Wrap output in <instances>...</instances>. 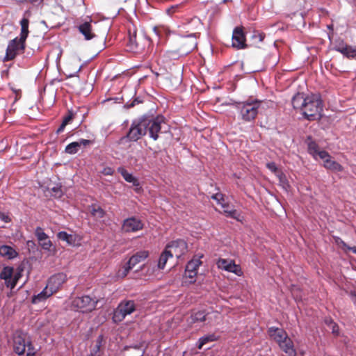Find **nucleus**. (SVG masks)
Segmentation results:
<instances>
[{
    "mask_svg": "<svg viewBox=\"0 0 356 356\" xmlns=\"http://www.w3.org/2000/svg\"><path fill=\"white\" fill-rule=\"evenodd\" d=\"M163 124H165V118L163 115L155 117L143 115L133 120L127 134L120 138V143L136 142L147 134L149 138L157 140Z\"/></svg>",
    "mask_w": 356,
    "mask_h": 356,
    "instance_id": "obj_1",
    "label": "nucleus"
},
{
    "mask_svg": "<svg viewBox=\"0 0 356 356\" xmlns=\"http://www.w3.org/2000/svg\"><path fill=\"white\" fill-rule=\"evenodd\" d=\"M181 46L176 50H168L164 53V57L169 60H177L191 53L197 46V43L193 34L181 36Z\"/></svg>",
    "mask_w": 356,
    "mask_h": 356,
    "instance_id": "obj_2",
    "label": "nucleus"
},
{
    "mask_svg": "<svg viewBox=\"0 0 356 356\" xmlns=\"http://www.w3.org/2000/svg\"><path fill=\"white\" fill-rule=\"evenodd\" d=\"M313 159L320 160L322 165L332 172H340L343 167L334 161L332 156L325 150L318 149V145L313 141Z\"/></svg>",
    "mask_w": 356,
    "mask_h": 356,
    "instance_id": "obj_3",
    "label": "nucleus"
},
{
    "mask_svg": "<svg viewBox=\"0 0 356 356\" xmlns=\"http://www.w3.org/2000/svg\"><path fill=\"white\" fill-rule=\"evenodd\" d=\"M260 105L261 102L257 99L234 103L239 116L245 122H250L255 119Z\"/></svg>",
    "mask_w": 356,
    "mask_h": 356,
    "instance_id": "obj_4",
    "label": "nucleus"
},
{
    "mask_svg": "<svg viewBox=\"0 0 356 356\" xmlns=\"http://www.w3.org/2000/svg\"><path fill=\"white\" fill-rule=\"evenodd\" d=\"M13 349L18 355H24L26 350V356H35L36 350L33 346L30 338L24 334H19L15 337L13 339Z\"/></svg>",
    "mask_w": 356,
    "mask_h": 356,
    "instance_id": "obj_5",
    "label": "nucleus"
},
{
    "mask_svg": "<svg viewBox=\"0 0 356 356\" xmlns=\"http://www.w3.org/2000/svg\"><path fill=\"white\" fill-rule=\"evenodd\" d=\"M293 107L295 110H299L302 118L309 121L312 120V97H305L303 93H297L291 100Z\"/></svg>",
    "mask_w": 356,
    "mask_h": 356,
    "instance_id": "obj_6",
    "label": "nucleus"
},
{
    "mask_svg": "<svg viewBox=\"0 0 356 356\" xmlns=\"http://www.w3.org/2000/svg\"><path fill=\"white\" fill-rule=\"evenodd\" d=\"M315 106L316 113H313V121L318 120V126L323 130L328 129L331 120L328 116L323 114V103L319 94H313V106Z\"/></svg>",
    "mask_w": 356,
    "mask_h": 356,
    "instance_id": "obj_7",
    "label": "nucleus"
},
{
    "mask_svg": "<svg viewBox=\"0 0 356 356\" xmlns=\"http://www.w3.org/2000/svg\"><path fill=\"white\" fill-rule=\"evenodd\" d=\"M98 299L96 297H91L86 295L75 298L72 302L73 307L82 313L90 312L96 309L98 303Z\"/></svg>",
    "mask_w": 356,
    "mask_h": 356,
    "instance_id": "obj_8",
    "label": "nucleus"
},
{
    "mask_svg": "<svg viewBox=\"0 0 356 356\" xmlns=\"http://www.w3.org/2000/svg\"><path fill=\"white\" fill-rule=\"evenodd\" d=\"M25 45L26 41L22 40L18 37L10 40L6 50L3 61L12 60L17 56H21V51L24 50Z\"/></svg>",
    "mask_w": 356,
    "mask_h": 356,
    "instance_id": "obj_9",
    "label": "nucleus"
},
{
    "mask_svg": "<svg viewBox=\"0 0 356 356\" xmlns=\"http://www.w3.org/2000/svg\"><path fill=\"white\" fill-rule=\"evenodd\" d=\"M136 309V305L134 300H127L121 302L114 312V321H122L127 315L133 313Z\"/></svg>",
    "mask_w": 356,
    "mask_h": 356,
    "instance_id": "obj_10",
    "label": "nucleus"
},
{
    "mask_svg": "<svg viewBox=\"0 0 356 356\" xmlns=\"http://www.w3.org/2000/svg\"><path fill=\"white\" fill-rule=\"evenodd\" d=\"M165 248L169 250H173L175 256L179 258L187 252L188 245L185 240L178 238L169 242Z\"/></svg>",
    "mask_w": 356,
    "mask_h": 356,
    "instance_id": "obj_11",
    "label": "nucleus"
},
{
    "mask_svg": "<svg viewBox=\"0 0 356 356\" xmlns=\"http://www.w3.org/2000/svg\"><path fill=\"white\" fill-rule=\"evenodd\" d=\"M232 47L237 49H243L247 47L245 35L242 27L236 26L232 33Z\"/></svg>",
    "mask_w": 356,
    "mask_h": 356,
    "instance_id": "obj_12",
    "label": "nucleus"
},
{
    "mask_svg": "<svg viewBox=\"0 0 356 356\" xmlns=\"http://www.w3.org/2000/svg\"><path fill=\"white\" fill-rule=\"evenodd\" d=\"M67 280V275L64 273H57L51 276L48 281L47 286L54 294Z\"/></svg>",
    "mask_w": 356,
    "mask_h": 356,
    "instance_id": "obj_13",
    "label": "nucleus"
},
{
    "mask_svg": "<svg viewBox=\"0 0 356 356\" xmlns=\"http://www.w3.org/2000/svg\"><path fill=\"white\" fill-rule=\"evenodd\" d=\"M34 234L42 249L44 251L51 252L53 243L49 239L48 235L44 232L43 229L40 227H37Z\"/></svg>",
    "mask_w": 356,
    "mask_h": 356,
    "instance_id": "obj_14",
    "label": "nucleus"
},
{
    "mask_svg": "<svg viewBox=\"0 0 356 356\" xmlns=\"http://www.w3.org/2000/svg\"><path fill=\"white\" fill-rule=\"evenodd\" d=\"M143 222L136 217L128 218L122 223V229L125 232H136L143 229Z\"/></svg>",
    "mask_w": 356,
    "mask_h": 356,
    "instance_id": "obj_15",
    "label": "nucleus"
},
{
    "mask_svg": "<svg viewBox=\"0 0 356 356\" xmlns=\"http://www.w3.org/2000/svg\"><path fill=\"white\" fill-rule=\"evenodd\" d=\"M334 49L338 52H340L348 58H356V46L348 45L343 42V40L337 42L334 45Z\"/></svg>",
    "mask_w": 356,
    "mask_h": 356,
    "instance_id": "obj_16",
    "label": "nucleus"
},
{
    "mask_svg": "<svg viewBox=\"0 0 356 356\" xmlns=\"http://www.w3.org/2000/svg\"><path fill=\"white\" fill-rule=\"evenodd\" d=\"M202 257L203 255L202 254L198 258H193L191 260L188 261L185 268V274L186 277L191 279L196 277L198 268L202 264L200 259Z\"/></svg>",
    "mask_w": 356,
    "mask_h": 356,
    "instance_id": "obj_17",
    "label": "nucleus"
},
{
    "mask_svg": "<svg viewBox=\"0 0 356 356\" xmlns=\"http://www.w3.org/2000/svg\"><path fill=\"white\" fill-rule=\"evenodd\" d=\"M34 53L35 50L32 48H27L26 44L24 50H22L21 51L22 58L17 60V65L22 68L31 67L33 63L31 62L30 59L32 58Z\"/></svg>",
    "mask_w": 356,
    "mask_h": 356,
    "instance_id": "obj_18",
    "label": "nucleus"
},
{
    "mask_svg": "<svg viewBox=\"0 0 356 356\" xmlns=\"http://www.w3.org/2000/svg\"><path fill=\"white\" fill-rule=\"evenodd\" d=\"M267 333L270 338L274 340L277 344L289 337L284 329L275 326L268 327Z\"/></svg>",
    "mask_w": 356,
    "mask_h": 356,
    "instance_id": "obj_19",
    "label": "nucleus"
},
{
    "mask_svg": "<svg viewBox=\"0 0 356 356\" xmlns=\"http://www.w3.org/2000/svg\"><path fill=\"white\" fill-rule=\"evenodd\" d=\"M279 347L287 355V356H296V352L292 340L288 337L286 339L278 343Z\"/></svg>",
    "mask_w": 356,
    "mask_h": 356,
    "instance_id": "obj_20",
    "label": "nucleus"
},
{
    "mask_svg": "<svg viewBox=\"0 0 356 356\" xmlns=\"http://www.w3.org/2000/svg\"><path fill=\"white\" fill-rule=\"evenodd\" d=\"M54 293L51 291L47 286L36 295H33L31 298V303L36 305L44 302L47 298L51 297Z\"/></svg>",
    "mask_w": 356,
    "mask_h": 356,
    "instance_id": "obj_21",
    "label": "nucleus"
},
{
    "mask_svg": "<svg viewBox=\"0 0 356 356\" xmlns=\"http://www.w3.org/2000/svg\"><path fill=\"white\" fill-rule=\"evenodd\" d=\"M148 256L149 252L147 250L138 251L129 258L127 263L134 268L136 264L146 259Z\"/></svg>",
    "mask_w": 356,
    "mask_h": 356,
    "instance_id": "obj_22",
    "label": "nucleus"
},
{
    "mask_svg": "<svg viewBox=\"0 0 356 356\" xmlns=\"http://www.w3.org/2000/svg\"><path fill=\"white\" fill-rule=\"evenodd\" d=\"M78 29L86 40H90L95 37V35L92 31V25L90 22H86L81 24L78 26Z\"/></svg>",
    "mask_w": 356,
    "mask_h": 356,
    "instance_id": "obj_23",
    "label": "nucleus"
},
{
    "mask_svg": "<svg viewBox=\"0 0 356 356\" xmlns=\"http://www.w3.org/2000/svg\"><path fill=\"white\" fill-rule=\"evenodd\" d=\"M118 172L120 173L124 179L129 182L131 183L133 186L138 187L140 186V182L138 179L134 177L131 173H129L124 167H119L118 168Z\"/></svg>",
    "mask_w": 356,
    "mask_h": 356,
    "instance_id": "obj_24",
    "label": "nucleus"
},
{
    "mask_svg": "<svg viewBox=\"0 0 356 356\" xmlns=\"http://www.w3.org/2000/svg\"><path fill=\"white\" fill-rule=\"evenodd\" d=\"M221 207L223 209V213L227 218H231L238 221H240L241 213L233 207H230L229 204L224 203L221 204Z\"/></svg>",
    "mask_w": 356,
    "mask_h": 356,
    "instance_id": "obj_25",
    "label": "nucleus"
},
{
    "mask_svg": "<svg viewBox=\"0 0 356 356\" xmlns=\"http://www.w3.org/2000/svg\"><path fill=\"white\" fill-rule=\"evenodd\" d=\"M0 255L8 259H13L18 256V253L13 247L2 245L0 246Z\"/></svg>",
    "mask_w": 356,
    "mask_h": 356,
    "instance_id": "obj_26",
    "label": "nucleus"
},
{
    "mask_svg": "<svg viewBox=\"0 0 356 356\" xmlns=\"http://www.w3.org/2000/svg\"><path fill=\"white\" fill-rule=\"evenodd\" d=\"M209 313H207L205 310H200L197 312H193L188 320L189 323H202L204 322L207 318V316Z\"/></svg>",
    "mask_w": 356,
    "mask_h": 356,
    "instance_id": "obj_27",
    "label": "nucleus"
},
{
    "mask_svg": "<svg viewBox=\"0 0 356 356\" xmlns=\"http://www.w3.org/2000/svg\"><path fill=\"white\" fill-rule=\"evenodd\" d=\"M218 268L223 269L227 272L233 273L236 275H238V272H235L236 264L233 261H228L225 259H219L218 263Z\"/></svg>",
    "mask_w": 356,
    "mask_h": 356,
    "instance_id": "obj_28",
    "label": "nucleus"
},
{
    "mask_svg": "<svg viewBox=\"0 0 356 356\" xmlns=\"http://www.w3.org/2000/svg\"><path fill=\"white\" fill-rule=\"evenodd\" d=\"M127 49L131 52H136L138 49V44L136 41V31H134L133 33L129 31L128 41L127 42Z\"/></svg>",
    "mask_w": 356,
    "mask_h": 356,
    "instance_id": "obj_29",
    "label": "nucleus"
},
{
    "mask_svg": "<svg viewBox=\"0 0 356 356\" xmlns=\"http://www.w3.org/2000/svg\"><path fill=\"white\" fill-rule=\"evenodd\" d=\"M58 239L66 242L68 245L75 246L76 238L74 235L68 234L65 231L58 232L56 235Z\"/></svg>",
    "mask_w": 356,
    "mask_h": 356,
    "instance_id": "obj_30",
    "label": "nucleus"
},
{
    "mask_svg": "<svg viewBox=\"0 0 356 356\" xmlns=\"http://www.w3.org/2000/svg\"><path fill=\"white\" fill-rule=\"evenodd\" d=\"M173 257V253L172 250H167L165 248L164 250L161 252L158 264L157 267L159 269H163L166 265V263L169 258H172Z\"/></svg>",
    "mask_w": 356,
    "mask_h": 356,
    "instance_id": "obj_31",
    "label": "nucleus"
},
{
    "mask_svg": "<svg viewBox=\"0 0 356 356\" xmlns=\"http://www.w3.org/2000/svg\"><path fill=\"white\" fill-rule=\"evenodd\" d=\"M218 339L219 337L214 333L204 335L199 339L197 347L198 349H202L203 346H204L205 344L209 342L216 341L218 340Z\"/></svg>",
    "mask_w": 356,
    "mask_h": 356,
    "instance_id": "obj_32",
    "label": "nucleus"
},
{
    "mask_svg": "<svg viewBox=\"0 0 356 356\" xmlns=\"http://www.w3.org/2000/svg\"><path fill=\"white\" fill-rule=\"evenodd\" d=\"M14 273V268L12 266H4L0 273V280H3L5 281L6 286L9 284L10 282V279L13 277Z\"/></svg>",
    "mask_w": 356,
    "mask_h": 356,
    "instance_id": "obj_33",
    "label": "nucleus"
},
{
    "mask_svg": "<svg viewBox=\"0 0 356 356\" xmlns=\"http://www.w3.org/2000/svg\"><path fill=\"white\" fill-rule=\"evenodd\" d=\"M20 25H21V32L19 34V37L18 38H20L22 40L26 41V39L28 38L29 31V20L27 18H23L20 21Z\"/></svg>",
    "mask_w": 356,
    "mask_h": 356,
    "instance_id": "obj_34",
    "label": "nucleus"
},
{
    "mask_svg": "<svg viewBox=\"0 0 356 356\" xmlns=\"http://www.w3.org/2000/svg\"><path fill=\"white\" fill-rule=\"evenodd\" d=\"M325 325L332 330V333L337 337L340 334L339 327L337 323L330 317H326L324 320Z\"/></svg>",
    "mask_w": 356,
    "mask_h": 356,
    "instance_id": "obj_35",
    "label": "nucleus"
},
{
    "mask_svg": "<svg viewBox=\"0 0 356 356\" xmlns=\"http://www.w3.org/2000/svg\"><path fill=\"white\" fill-rule=\"evenodd\" d=\"M72 119L73 112L72 111H68L67 114L63 118L62 123L56 130V134H60L62 133L64 131L65 127L72 120Z\"/></svg>",
    "mask_w": 356,
    "mask_h": 356,
    "instance_id": "obj_36",
    "label": "nucleus"
},
{
    "mask_svg": "<svg viewBox=\"0 0 356 356\" xmlns=\"http://www.w3.org/2000/svg\"><path fill=\"white\" fill-rule=\"evenodd\" d=\"M48 190L50 191L51 195L56 198H60L63 195L60 183H57L53 186H49Z\"/></svg>",
    "mask_w": 356,
    "mask_h": 356,
    "instance_id": "obj_37",
    "label": "nucleus"
},
{
    "mask_svg": "<svg viewBox=\"0 0 356 356\" xmlns=\"http://www.w3.org/2000/svg\"><path fill=\"white\" fill-rule=\"evenodd\" d=\"M22 268H18L17 269V271L14 273V275H13V277L10 279V282H9V284H7V287L10 288V289H13L16 286L18 280L22 276Z\"/></svg>",
    "mask_w": 356,
    "mask_h": 356,
    "instance_id": "obj_38",
    "label": "nucleus"
},
{
    "mask_svg": "<svg viewBox=\"0 0 356 356\" xmlns=\"http://www.w3.org/2000/svg\"><path fill=\"white\" fill-rule=\"evenodd\" d=\"M103 337L99 335L96 341L95 345L92 347L90 350V356H99L100 348L102 345Z\"/></svg>",
    "mask_w": 356,
    "mask_h": 356,
    "instance_id": "obj_39",
    "label": "nucleus"
},
{
    "mask_svg": "<svg viewBox=\"0 0 356 356\" xmlns=\"http://www.w3.org/2000/svg\"><path fill=\"white\" fill-rule=\"evenodd\" d=\"M91 215L96 218H103L105 215V211L99 206L92 205L90 210Z\"/></svg>",
    "mask_w": 356,
    "mask_h": 356,
    "instance_id": "obj_40",
    "label": "nucleus"
},
{
    "mask_svg": "<svg viewBox=\"0 0 356 356\" xmlns=\"http://www.w3.org/2000/svg\"><path fill=\"white\" fill-rule=\"evenodd\" d=\"M79 145L77 143V141L72 142L70 144H68L65 149V152L67 154H76L79 150Z\"/></svg>",
    "mask_w": 356,
    "mask_h": 356,
    "instance_id": "obj_41",
    "label": "nucleus"
},
{
    "mask_svg": "<svg viewBox=\"0 0 356 356\" xmlns=\"http://www.w3.org/2000/svg\"><path fill=\"white\" fill-rule=\"evenodd\" d=\"M133 268L128 264L127 262L124 264L122 269H120L117 275L118 277L124 278L125 277L129 272Z\"/></svg>",
    "mask_w": 356,
    "mask_h": 356,
    "instance_id": "obj_42",
    "label": "nucleus"
},
{
    "mask_svg": "<svg viewBox=\"0 0 356 356\" xmlns=\"http://www.w3.org/2000/svg\"><path fill=\"white\" fill-rule=\"evenodd\" d=\"M280 185L285 189L289 188L290 185L286 175L282 172H279L277 175Z\"/></svg>",
    "mask_w": 356,
    "mask_h": 356,
    "instance_id": "obj_43",
    "label": "nucleus"
},
{
    "mask_svg": "<svg viewBox=\"0 0 356 356\" xmlns=\"http://www.w3.org/2000/svg\"><path fill=\"white\" fill-rule=\"evenodd\" d=\"M265 34L258 31H254L251 36L255 44L261 42L264 39Z\"/></svg>",
    "mask_w": 356,
    "mask_h": 356,
    "instance_id": "obj_44",
    "label": "nucleus"
},
{
    "mask_svg": "<svg viewBox=\"0 0 356 356\" xmlns=\"http://www.w3.org/2000/svg\"><path fill=\"white\" fill-rule=\"evenodd\" d=\"M211 198L216 202L218 204L221 206V204H224V195L221 193H217L216 194H213L211 196Z\"/></svg>",
    "mask_w": 356,
    "mask_h": 356,
    "instance_id": "obj_45",
    "label": "nucleus"
},
{
    "mask_svg": "<svg viewBox=\"0 0 356 356\" xmlns=\"http://www.w3.org/2000/svg\"><path fill=\"white\" fill-rule=\"evenodd\" d=\"M142 102H143V101L141 99H140L139 97H136L133 100H130V101L127 102L124 104V107L126 108H131L134 107L136 104H138Z\"/></svg>",
    "mask_w": 356,
    "mask_h": 356,
    "instance_id": "obj_46",
    "label": "nucleus"
},
{
    "mask_svg": "<svg viewBox=\"0 0 356 356\" xmlns=\"http://www.w3.org/2000/svg\"><path fill=\"white\" fill-rule=\"evenodd\" d=\"M266 168L271 172L276 173L277 175L280 172L275 162H268L266 163Z\"/></svg>",
    "mask_w": 356,
    "mask_h": 356,
    "instance_id": "obj_47",
    "label": "nucleus"
},
{
    "mask_svg": "<svg viewBox=\"0 0 356 356\" xmlns=\"http://www.w3.org/2000/svg\"><path fill=\"white\" fill-rule=\"evenodd\" d=\"M0 219L1 220L6 223H8L11 221V219L9 217L8 214L1 211H0Z\"/></svg>",
    "mask_w": 356,
    "mask_h": 356,
    "instance_id": "obj_48",
    "label": "nucleus"
},
{
    "mask_svg": "<svg viewBox=\"0 0 356 356\" xmlns=\"http://www.w3.org/2000/svg\"><path fill=\"white\" fill-rule=\"evenodd\" d=\"M77 143L79 145V147H81V146L86 147L87 145L92 144V141L90 140L81 138L77 141Z\"/></svg>",
    "mask_w": 356,
    "mask_h": 356,
    "instance_id": "obj_49",
    "label": "nucleus"
},
{
    "mask_svg": "<svg viewBox=\"0 0 356 356\" xmlns=\"http://www.w3.org/2000/svg\"><path fill=\"white\" fill-rule=\"evenodd\" d=\"M102 173L104 175H113L114 170L111 167H106L102 170Z\"/></svg>",
    "mask_w": 356,
    "mask_h": 356,
    "instance_id": "obj_50",
    "label": "nucleus"
},
{
    "mask_svg": "<svg viewBox=\"0 0 356 356\" xmlns=\"http://www.w3.org/2000/svg\"><path fill=\"white\" fill-rule=\"evenodd\" d=\"M307 152L309 154H312V136L310 135L307 136Z\"/></svg>",
    "mask_w": 356,
    "mask_h": 356,
    "instance_id": "obj_51",
    "label": "nucleus"
},
{
    "mask_svg": "<svg viewBox=\"0 0 356 356\" xmlns=\"http://www.w3.org/2000/svg\"><path fill=\"white\" fill-rule=\"evenodd\" d=\"M336 243L341 245L345 250L348 249V245H347L341 238L337 237L336 239Z\"/></svg>",
    "mask_w": 356,
    "mask_h": 356,
    "instance_id": "obj_52",
    "label": "nucleus"
},
{
    "mask_svg": "<svg viewBox=\"0 0 356 356\" xmlns=\"http://www.w3.org/2000/svg\"><path fill=\"white\" fill-rule=\"evenodd\" d=\"M26 245L30 248H33L35 247V243L33 240H29L26 242Z\"/></svg>",
    "mask_w": 356,
    "mask_h": 356,
    "instance_id": "obj_53",
    "label": "nucleus"
},
{
    "mask_svg": "<svg viewBox=\"0 0 356 356\" xmlns=\"http://www.w3.org/2000/svg\"><path fill=\"white\" fill-rule=\"evenodd\" d=\"M346 250L352 251L353 253L356 254V246L351 247L348 245Z\"/></svg>",
    "mask_w": 356,
    "mask_h": 356,
    "instance_id": "obj_54",
    "label": "nucleus"
},
{
    "mask_svg": "<svg viewBox=\"0 0 356 356\" xmlns=\"http://www.w3.org/2000/svg\"><path fill=\"white\" fill-rule=\"evenodd\" d=\"M154 31L156 33V34L159 36V37H161V31L160 30H158L156 27L154 28Z\"/></svg>",
    "mask_w": 356,
    "mask_h": 356,
    "instance_id": "obj_55",
    "label": "nucleus"
},
{
    "mask_svg": "<svg viewBox=\"0 0 356 356\" xmlns=\"http://www.w3.org/2000/svg\"><path fill=\"white\" fill-rule=\"evenodd\" d=\"M235 272H238V275H241V268H239L238 266L236 265V270H235Z\"/></svg>",
    "mask_w": 356,
    "mask_h": 356,
    "instance_id": "obj_56",
    "label": "nucleus"
},
{
    "mask_svg": "<svg viewBox=\"0 0 356 356\" xmlns=\"http://www.w3.org/2000/svg\"><path fill=\"white\" fill-rule=\"evenodd\" d=\"M81 67H82V66H80V67H79V70L75 72V74H71V75H70V77H72V76H76V74H78V73L81 71Z\"/></svg>",
    "mask_w": 356,
    "mask_h": 356,
    "instance_id": "obj_57",
    "label": "nucleus"
},
{
    "mask_svg": "<svg viewBox=\"0 0 356 356\" xmlns=\"http://www.w3.org/2000/svg\"><path fill=\"white\" fill-rule=\"evenodd\" d=\"M352 296L355 298L353 301L355 305H356V293L352 294Z\"/></svg>",
    "mask_w": 356,
    "mask_h": 356,
    "instance_id": "obj_58",
    "label": "nucleus"
}]
</instances>
